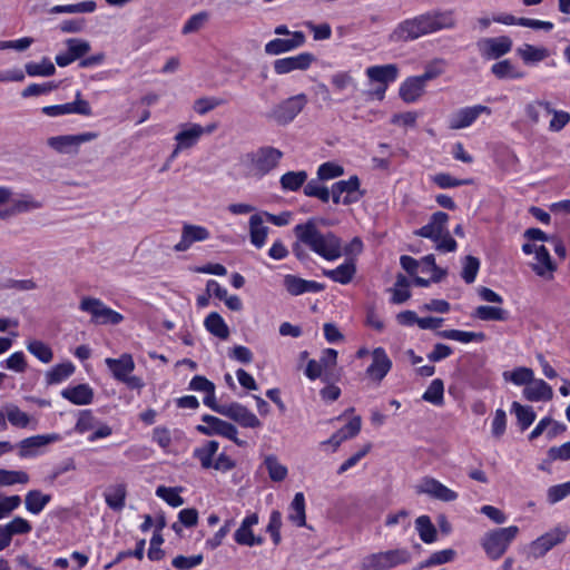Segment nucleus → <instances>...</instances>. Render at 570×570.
<instances>
[{"mask_svg": "<svg viewBox=\"0 0 570 570\" xmlns=\"http://www.w3.org/2000/svg\"><path fill=\"white\" fill-rule=\"evenodd\" d=\"M433 183H435L440 188H454L463 185L472 184V179H458L450 174L440 173L432 177Z\"/></svg>", "mask_w": 570, "mask_h": 570, "instance_id": "e2e57ef3", "label": "nucleus"}, {"mask_svg": "<svg viewBox=\"0 0 570 570\" xmlns=\"http://www.w3.org/2000/svg\"><path fill=\"white\" fill-rule=\"evenodd\" d=\"M281 528H282V513L278 510H273L269 515V522L266 531L271 534L275 546L281 543Z\"/></svg>", "mask_w": 570, "mask_h": 570, "instance_id": "69168bd1", "label": "nucleus"}, {"mask_svg": "<svg viewBox=\"0 0 570 570\" xmlns=\"http://www.w3.org/2000/svg\"><path fill=\"white\" fill-rule=\"evenodd\" d=\"M204 325L210 334L220 340H226L229 335L228 326L223 317L216 312L210 313L205 318Z\"/></svg>", "mask_w": 570, "mask_h": 570, "instance_id": "ea45409f", "label": "nucleus"}, {"mask_svg": "<svg viewBox=\"0 0 570 570\" xmlns=\"http://www.w3.org/2000/svg\"><path fill=\"white\" fill-rule=\"evenodd\" d=\"M67 51L75 59L83 58L91 49L89 41L78 38H69L66 40Z\"/></svg>", "mask_w": 570, "mask_h": 570, "instance_id": "864d4df0", "label": "nucleus"}, {"mask_svg": "<svg viewBox=\"0 0 570 570\" xmlns=\"http://www.w3.org/2000/svg\"><path fill=\"white\" fill-rule=\"evenodd\" d=\"M456 557V551L453 549H444L441 551L433 552L426 560L419 563L415 570H421L424 568L440 566L444 563L452 562Z\"/></svg>", "mask_w": 570, "mask_h": 570, "instance_id": "c03bdc74", "label": "nucleus"}, {"mask_svg": "<svg viewBox=\"0 0 570 570\" xmlns=\"http://www.w3.org/2000/svg\"><path fill=\"white\" fill-rule=\"evenodd\" d=\"M307 104V97L305 94H298L289 97L278 105H276L267 115L268 119H272L278 125H287L292 122L295 117L304 109Z\"/></svg>", "mask_w": 570, "mask_h": 570, "instance_id": "423d86ee", "label": "nucleus"}, {"mask_svg": "<svg viewBox=\"0 0 570 570\" xmlns=\"http://www.w3.org/2000/svg\"><path fill=\"white\" fill-rule=\"evenodd\" d=\"M480 268L479 258L468 255L464 257L462 263L461 277L466 284H471L475 281L478 271Z\"/></svg>", "mask_w": 570, "mask_h": 570, "instance_id": "4d7b16f0", "label": "nucleus"}, {"mask_svg": "<svg viewBox=\"0 0 570 570\" xmlns=\"http://www.w3.org/2000/svg\"><path fill=\"white\" fill-rule=\"evenodd\" d=\"M181 488H167L160 485L156 490V495L165 500L169 505L177 508L184 504V499L179 495Z\"/></svg>", "mask_w": 570, "mask_h": 570, "instance_id": "bf43d9fd", "label": "nucleus"}, {"mask_svg": "<svg viewBox=\"0 0 570 570\" xmlns=\"http://www.w3.org/2000/svg\"><path fill=\"white\" fill-rule=\"evenodd\" d=\"M202 421L206 423V425H197L196 430L199 433L207 436L220 435L233 441L238 446L246 445L245 441L237 438L238 431L234 424L210 414L203 415Z\"/></svg>", "mask_w": 570, "mask_h": 570, "instance_id": "0eeeda50", "label": "nucleus"}, {"mask_svg": "<svg viewBox=\"0 0 570 570\" xmlns=\"http://www.w3.org/2000/svg\"><path fill=\"white\" fill-rule=\"evenodd\" d=\"M27 350L42 363H49L53 357L51 348L41 341H30L27 344Z\"/></svg>", "mask_w": 570, "mask_h": 570, "instance_id": "13d9d810", "label": "nucleus"}, {"mask_svg": "<svg viewBox=\"0 0 570 570\" xmlns=\"http://www.w3.org/2000/svg\"><path fill=\"white\" fill-rule=\"evenodd\" d=\"M483 112L490 115L491 109L483 105L461 108L451 116L449 127L453 130L466 128Z\"/></svg>", "mask_w": 570, "mask_h": 570, "instance_id": "2eb2a0df", "label": "nucleus"}, {"mask_svg": "<svg viewBox=\"0 0 570 570\" xmlns=\"http://www.w3.org/2000/svg\"><path fill=\"white\" fill-rule=\"evenodd\" d=\"M411 558V552L405 548L375 552L362 559L360 570H391L409 563Z\"/></svg>", "mask_w": 570, "mask_h": 570, "instance_id": "7ed1b4c3", "label": "nucleus"}, {"mask_svg": "<svg viewBox=\"0 0 570 570\" xmlns=\"http://www.w3.org/2000/svg\"><path fill=\"white\" fill-rule=\"evenodd\" d=\"M541 110H544L547 115L553 111V108L549 101L535 100L525 106V115L532 124L540 121Z\"/></svg>", "mask_w": 570, "mask_h": 570, "instance_id": "6e6d98bb", "label": "nucleus"}, {"mask_svg": "<svg viewBox=\"0 0 570 570\" xmlns=\"http://www.w3.org/2000/svg\"><path fill=\"white\" fill-rule=\"evenodd\" d=\"M518 533L519 528L517 525L499 528L485 533L482 539V547L488 557L493 560L499 559L507 551Z\"/></svg>", "mask_w": 570, "mask_h": 570, "instance_id": "20e7f679", "label": "nucleus"}, {"mask_svg": "<svg viewBox=\"0 0 570 570\" xmlns=\"http://www.w3.org/2000/svg\"><path fill=\"white\" fill-rule=\"evenodd\" d=\"M415 529L424 543H433L438 539V530L429 515H420L415 520Z\"/></svg>", "mask_w": 570, "mask_h": 570, "instance_id": "4c0bfd02", "label": "nucleus"}, {"mask_svg": "<svg viewBox=\"0 0 570 570\" xmlns=\"http://www.w3.org/2000/svg\"><path fill=\"white\" fill-rule=\"evenodd\" d=\"M256 174L263 176L274 169L283 157V153L274 147H262L248 155Z\"/></svg>", "mask_w": 570, "mask_h": 570, "instance_id": "9d476101", "label": "nucleus"}, {"mask_svg": "<svg viewBox=\"0 0 570 570\" xmlns=\"http://www.w3.org/2000/svg\"><path fill=\"white\" fill-rule=\"evenodd\" d=\"M344 168L335 163L327 161L322 164L317 169V177L320 180H328L343 175Z\"/></svg>", "mask_w": 570, "mask_h": 570, "instance_id": "338daca9", "label": "nucleus"}, {"mask_svg": "<svg viewBox=\"0 0 570 570\" xmlns=\"http://www.w3.org/2000/svg\"><path fill=\"white\" fill-rule=\"evenodd\" d=\"M200 137V125L190 124L183 126L181 130L176 134L175 140L179 144V147L189 149L197 145Z\"/></svg>", "mask_w": 570, "mask_h": 570, "instance_id": "7c9ffc66", "label": "nucleus"}, {"mask_svg": "<svg viewBox=\"0 0 570 570\" xmlns=\"http://www.w3.org/2000/svg\"><path fill=\"white\" fill-rule=\"evenodd\" d=\"M315 57L309 52H302L297 56L277 59L274 61V70L278 75L288 73L294 70H306Z\"/></svg>", "mask_w": 570, "mask_h": 570, "instance_id": "6ab92c4d", "label": "nucleus"}, {"mask_svg": "<svg viewBox=\"0 0 570 570\" xmlns=\"http://www.w3.org/2000/svg\"><path fill=\"white\" fill-rule=\"evenodd\" d=\"M523 396L530 402L550 401L553 397V390L543 380L533 379V381L523 389Z\"/></svg>", "mask_w": 570, "mask_h": 570, "instance_id": "393cba45", "label": "nucleus"}, {"mask_svg": "<svg viewBox=\"0 0 570 570\" xmlns=\"http://www.w3.org/2000/svg\"><path fill=\"white\" fill-rule=\"evenodd\" d=\"M28 482L29 475L23 471H9L0 469V487L13 485L16 483L26 484Z\"/></svg>", "mask_w": 570, "mask_h": 570, "instance_id": "680f3d73", "label": "nucleus"}, {"mask_svg": "<svg viewBox=\"0 0 570 570\" xmlns=\"http://www.w3.org/2000/svg\"><path fill=\"white\" fill-rule=\"evenodd\" d=\"M226 104L225 99L217 97H202L194 101L193 109L199 115H206L218 106Z\"/></svg>", "mask_w": 570, "mask_h": 570, "instance_id": "052dcab7", "label": "nucleus"}, {"mask_svg": "<svg viewBox=\"0 0 570 570\" xmlns=\"http://www.w3.org/2000/svg\"><path fill=\"white\" fill-rule=\"evenodd\" d=\"M209 238L207 228L198 225L185 224L181 230L180 240L174 246L177 252L187 250L194 243Z\"/></svg>", "mask_w": 570, "mask_h": 570, "instance_id": "412c9836", "label": "nucleus"}, {"mask_svg": "<svg viewBox=\"0 0 570 570\" xmlns=\"http://www.w3.org/2000/svg\"><path fill=\"white\" fill-rule=\"evenodd\" d=\"M50 500V494H45L40 490H30L24 497L26 509L32 514H39Z\"/></svg>", "mask_w": 570, "mask_h": 570, "instance_id": "e433bc0d", "label": "nucleus"}, {"mask_svg": "<svg viewBox=\"0 0 570 570\" xmlns=\"http://www.w3.org/2000/svg\"><path fill=\"white\" fill-rule=\"evenodd\" d=\"M7 410V419L11 423V425L17 428H27L30 417L26 412H22L18 406L16 405H8L6 407Z\"/></svg>", "mask_w": 570, "mask_h": 570, "instance_id": "0e129e2a", "label": "nucleus"}, {"mask_svg": "<svg viewBox=\"0 0 570 570\" xmlns=\"http://www.w3.org/2000/svg\"><path fill=\"white\" fill-rule=\"evenodd\" d=\"M60 440L61 436L57 433L26 438L19 443V455L22 458L30 456L32 455V453L30 452L31 449L41 448Z\"/></svg>", "mask_w": 570, "mask_h": 570, "instance_id": "c756f323", "label": "nucleus"}, {"mask_svg": "<svg viewBox=\"0 0 570 570\" xmlns=\"http://www.w3.org/2000/svg\"><path fill=\"white\" fill-rule=\"evenodd\" d=\"M61 396L76 405H88L94 400V390L88 384H78L61 391Z\"/></svg>", "mask_w": 570, "mask_h": 570, "instance_id": "bb28decb", "label": "nucleus"}, {"mask_svg": "<svg viewBox=\"0 0 570 570\" xmlns=\"http://www.w3.org/2000/svg\"><path fill=\"white\" fill-rule=\"evenodd\" d=\"M512 412L515 413L518 424L521 431H525L534 422L537 415L532 406L522 405L514 401L511 405Z\"/></svg>", "mask_w": 570, "mask_h": 570, "instance_id": "79ce46f5", "label": "nucleus"}, {"mask_svg": "<svg viewBox=\"0 0 570 570\" xmlns=\"http://www.w3.org/2000/svg\"><path fill=\"white\" fill-rule=\"evenodd\" d=\"M219 448L217 441H207L203 446L196 448L193 452V456L199 460L203 469H210L214 463V456L216 455Z\"/></svg>", "mask_w": 570, "mask_h": 570, "instance_id": "f704fd0d", "label": "nucleus"}, {"mask_svg": "<svg viewBox=\"0 0 570 570\" xmlns=\"http://www.w3.org/2000/svg\"><path fill=\"white\" fill-rule=\"evenodd\" d=\"M570 495V480L566 483L552 485L548 489V501L554 504Z\"/></svg>", "mask_w": 570, "mask_h": 570, "instance_id": "774afa93", "label": "nucleus"}, {"mask_svg": "<svg viewBox=\"0 0 570 570\" xmlns=\"http://www.w3.org/2000/svg\"><path fill=\"white\" fill-rule=\"evenodd\" d=\"M288 520L296 527L306 525L305 514V498L302 492H297L294 495L292 503L289 504Z\"/></svg>", "mask_w": 570, "mask_h": 570, "instance_id": "c9c22d12", "label": "nucleus"}, {"mask_svg": "<svg viewBox=\"0 0 570 570\" xmlns=\"http://www.w3.org/2000/svg\"><path fill=\"white\" fill-rule=\"evenodd\" d=\"M444 383L441 379H434L426 391L423 393L422 399L434 405H442L444 402Z\"/></svg>", "mask_w": 570, "mask_h": 570, "instance_id": "09e8293b", "label": "nucleus"}, {"mask_svg": "<svg viewBox=\"0 0 570 570\" xmlns=\"http://www.w3.org/2000/svg\"><path fill=\"white\" fill-rule=\"evenodd\" d=\"M517 53L527 65L543 61L550 56V52L547 48L535 47L529 43H524L522 47H519L517 49Z\"/></svg>", "mask_w": 570, "mask_h": 570, "instance_id": "2f4dec72", "label": "nucleus"}, {"mask_svg": "<svg viewBox=\"0 0 570 570\" xmlns=\"http://www.w3.org/2000/svg\"><path fill=\"white\" fill-rule=\"evenodd\" d=\"M534 259L535 262L532 264V269L540 276L546 277L547 275H551L556 268L549 250L543 245L535 249Z\"/></svg>", "mask_w": 570, "mask_h": 570, "instance_id": "473e14b6", "label": "nucleus"}, {"mask_svg": "<svg viewBox=\"0 0 570 570\" xmlns=\"http://www.w3.org/2000/svg\"><path fill=\"white\" fill-rule=\"evenodd\" d=\"M438 335L442 338L461 343L484 342L487 340V335L483 332H465L460 330H444L438 332Z\"/></svg>", "mask_w": 570, "mask_h": 570, "instance_id": "72a5a7b5", "label": "nucleus"}, {"mask_svg": "<svg viewBox=\"0 0 570 570\" xmlns=\"http://www.w3.org/2000/svg\"><path fill=\"white\" fill-rule=\"evenodd\" d=\"M107 505L115 510L120 511L125 507L126 500V485L117 484L110 491L105 493Z\"/></svg>", "mask_w": 570, "mask_h": 570, "instance_id": "8fccbe9b", "label": "nucleus"}, {"mask_svg": "<svg viewBox=\"0 0 570 570\" xmlns=\"http://www.w3.org/2000/svg\"><path fill=\"white\" fill-rule=\"evenodd\" d=\"M568 533L569 529L560 525L546 532L530 543V554L535 559L543 557L552 548L562 543Z\"/></svg>", "mask_w": 570, "mask_h": 570, "instance_id": "1a4fd4ad", "label": "nucleus"}, {"mask_svg": "<svg viewBox=\"0 0 570 570\" xmlns=\"http://www.w3.org/2000/svg\"><path fill=\"white\" fill-rule=\"evenodd\" d=\"M356 272L354 258H346L345 262L334 269H324L323 273L332 282L347 284Z\"/></svg>", "mask_w": 570, "mask_h": 570, "instance_id": "c85d7f7f", "label": "nucleus"}, {"mask_svg": "<svg viewBox=\"0 0 570 570\" xmlns=\"http://www.w3.org/2000/svg\"><path fill=\"white\" fill-rule=\"evenodd\" d=\"M449 222V215L444 212H435L432 214L430 222L416 229L414 234L420 237L429 238L433 242L440 240L445 233Z\"/></svg>", "mask_w": 570, "mask_h": 570, "instance_id": "dca6fc26", "label": "nucleus"}, {"mask_svg": "<svg viewBox=\"0 0 570 570\" xmlns=\"http://www.w3.org/2000/svg\"><path fill=\"white\" fill-rule=\"evenodd\" d=\"M491 71L498 79H520L524 77V72L517 69L509 59L494 63Z\"/></svg>", "mask_w": 570, "mask_h": 570, "instance_id": "a19ab883", "label": "nucleus"}, {"mask_svg": "<svg viewBox=\"0 0 570 570\" xmlns=\"http://www.w3.org/2000/svg\"><path fill=\"white\" fill-rule=\"evenodd\" d=\"M222 415L238 423L242 428L255 429L262 425L259 419L245 405L238 402L227 404L226 409H222Z\"/></svg>", "mask_w": 570, "mask_h": 570, "instance_id": "4468645a", "label": "nucleus"}, {"mask_svg": "<svg viewBox=\"0 0 570 570\" xmlns=\"http://www.w3.org/2000/svg\"><path fill=\"white\" fill-rule=\"evenodd\" d=\"M269 228L264 224L263 214H254L249 218V237L250 243L256 248L265 245Z\"/></svg>", "mask_w": 570, "mask_h": 570, "instance_id": "cd10ccee", "label": "nucleus"}, {"mask_svg": "<svg viewBox=\"0 0 570 570\" xmlns=\"http://www.w3.org/2000/svg\"><path fill=\"white\" fill-rule=\"evenodd\" d=\"M42 112L49 117H59L69 114L90 116L92 114L89 102L81 98V92L77 91L76 99L62 105L46 106Z\"/></svg>", "mask_w": 570, "mask_h": 570, "instance_id": "f8f14e48", "label": "nucleus"}, {"mask_svg": "<svg viewBox=\"0 0 570 570\" xmlns=\"http://www.w3.org/2000/svg\"><path fill=\"white\" fill-rule=\"evenodd\" d=\"M503 377L505 381H511L515 385H525L528 386L530 382L533 381V371L529 367L520 366L509 372L505 371L503 373Z\"/></svg>", "mask_w": 570, "mask_h": 570, "instance_id": "3c124183", "label": "nucleus"}, {"mask_svg": "<svg viewBox=\"0 0 570 570\" xmlns=\"http://www.w3.org/2000/svg\"><path fill=\"white\" fill-rule=\"evenodd\" d=\"M305 42V35L302 31L292 33L291 39L276 38L265 45V52L268 55H281L294 50Z\"/></svg>", "mask_w": 570, "mask_h": 570, "instance_id": "4be33fe9", "label": "nucleus"}, {"mask_svg": "<svg viewBox=\"0 0 570 570\" xmlns=\"http://www.w3.org/2000/svg\"><path fill=\"white\" fill-rule=\"evenodd\" d=\"M456 26L454 11L432 9L399 22L390 33L392 42H410Z\"/></svg>", "mask_w": 570, "mask_h": 570, "instance_id": "f257e3e1", "label": "nucleus"}, {"mask_svg": "<svg viewBox=\"0 0 570 570\" xmlns=\"http://www.w3.org/2000/svg\"><path fill=\"white\" fill-rule=\"evenodd\" d=\"M425 85L419 76L406 78L400 86V98L406 104L415 102L423 96Z\"/></svg>", "mask_w": 570, "mask_h": 570, "instance_id": "5701e85b", "label": "nucleus"}, {"mask_svg": "<svg viewBox=\"0 0 570 570\" xmlns=\"http://www.w3.org/2000/svg\"><path fill=\"white\" fill-rule=\"evenodd\" d=\"M79 308L91 315V322L96 325H118L124 321V316L108 307L100 299L94 297H83Z\"/></svg>", "mask_w": 570, "mask_h": 570, "instance_id": "39448f33", "label": "nucleus"}, {"mask_svg": "<svg viewBox=\"0 0 570 570\" xmlns=\"http://www.w3.org/2000/svg\"><path fill=\"white\" fill-rule=\"evenodd\" d=\"M75 372V365L71 362L57 364L46 373V382L49 385L58 384L71 376Z\"/></svg>", "mask_w": 570, "mask_h": 570, "instance_id": "37998d69", "label": "nucleus"}, {"mask_svg": "<svg viewBox=\"0 0 570 570\" xmlns=\"http://www.w3.org/2000/svg\"><path fill=\"white\" fill-rule=\"evenodd\" d=\"M24 68L30 77H49L56 72L55 65L48 58H43L40 62L30 61L26 63Z\"/></svg>", "mask_w": 570, "mask_h": 570, "instance_id": "de8ad7c7", "label": "nucleus"}, {"mask_svg": "<svg viewBox=\"0 0 570 570\" xmlns=\"http://www.w3.org/2000/svg\"><path fill=\"white\" fill-rule=\"evenodd\" d=\"M296 238L311 250L326 261H335L342 256V240L332 232L322 233L314 218L294 227Z\"/></svg>", "mask_w": 570, "mask_h": 570, "instance_id": "f03ea898", "label": "nucleus"}, {"mask_svg": "<svg viewBox=\"0 0 570 570\" xmlns=\"http://www.w3.org/2000/svg\"><path fill=\"white\" fill-rule=\"evenodd\" d=\"M96 8V2L88 0L76 4L55 6L50 9V13H90L94 12Z\"/></svg>", "mask_w": 570, "mask_h": 570, "instance_id": "49530a36", "label": "nucleus"}, {"mask_svg": "<svg viewBox=\"0 0 570 570\" xmlns=\"http://www.w3.org/2000/svg\"><path fill=\"white\" fill-rule=\"evenodd\" d=\"M478 46L482 56L487 59H499L510 52L512 40L507 36L485 38Z\"/></svg>", "mask_w": 570, "mask_h": 570, "instance_id": "f3484780", "label": "nucleus"}, {"mask_svg": "<svg viewBox=\"0 0 570 570\" xmlns=\"http://www.w3.org/2000/svg\"><path fill=\"white\" fill-rule=\"evenodd\" d=\"M304 194L308 197H316L323 203H327L332 197V189L321 185L318 180L312 179L304 186Z\"/></svg>", "mask_w": 570, "mask_h": 570, "instance_id": "5fc2aeb1", "label": "nucleus"}, {"mask_svg": "<svg viewBox=\"0 0 570 570\" xmlns=\"http://www.w3.org/2000/svg\"><path fill=\"white\" fill-rule=\"evenodd\" d=\"M264 464L274 482H281L287 476V468L281 464L275 455H267Z\"/></svg>", "mask_w": 570, "mask_h": 570, "instance_id": "603ef678", "label": "nucleus"}, {"mask_svg": "<svg viewBox=\"0 0 570 570\" xmlns=\"http://www.w3.org/2000/svg\"><path fill=\"white\" fill-rule=\"evenodd\" d=\"M98 137L99 134L95 131L78 135H60L49 137L47 145L59 154H77L81 144L92 141Z\"/></svg>", "mask_w": 570, "mask_h": 570, "instance_id": "6e6552de", "label": "nucleus"}, {"mask_svg": "<svg viewBox=\"0 0 570 570\" xmlns=\"http://www.w3.org/2000/svg\"><path fill=\"white\" fill-rule=\"evenodd\" d=\"M444 275L445 271L436 266L434 255H426L420 259L416 285H429L430 282L440 283Z\"/></svg>", "mask_w": 570, "mask_h": 570, "instance_id": "a211bd4d", "label": "nucleus"}, {"mask_svg": "<svg viewBox=\"0 0 570 570\" xmlns=\"http://www.w3.org/2000/svg\"><path fill=\"white\" fill-rule=\"evenodd\" d=\"M399 75V68L394 63L383 66H372L366 69V76L373 82L387 86L393 82Z\"/></svg>", "mask_w": 570, "mask_h": 570, "instance_id": "a878e982", "label": "nucleus"}, {"mask_svg": "<svg viewBox=\"0 0 570 570\" xmlns=\"http://www.w3.org/2000/svg\"><path fill=\"white\" fill-rule=\"evenodd\" d=\"M105 363L112 373L115 380L121 382L128 374L135 370V362L130 354L124 353L118 358L108 357Z\"/></svg>", "mask_w": 570, "mask_h": 570, "instance_id": "b1692460", "label": "nucleus"}, {"mask_svg": "<svg viewBox=\"0 0 570 570\" xmlns=\"http://www.w3.org/2000/svg\"><path fill=\"white\" fill-rule=\"evenodd\" d=\"M416 493L428 494L429 497L443 501L452 502L458 499V493L434 478L425 476L421 480L420 484L416 485Z\"/></svg>", "mask_w": 570, "mask_h": 570, "instance_id": "ddd939ff", "label": "nucleus"}, {"mask_svg": "<svg viewBox=\"0 0 570 570\" xmlns=\"http://www.w3.org/2000/svg\"><path fill=\"white\" fill-rule=\"evenodd\" d=\"M360 179L357 176H352L347 180H340L332 186V199L334 204L350 205L361 198Z\"/></svg>", "mask_w": 570, "mask_h": 570, "instance_id": "9b49d317", "label": "nucleus"}, {"mask_svg": "<svg viewBox=\"0 0 570 570\" xmlns=\"http://www.w3.org/2000/svg\"><path fill=\"white\" fill-rule=\"evenodd\" d=\"M471 316L481 321H507L509 314L501 307L480 305L472 312Z\"/></svg>", "mask_w": 570, "mask_h": 570, "instance_id": "58836bf2", "label": "nucleus"}, {"mask_svg": "<svg viewBox=\"0 0 570 570\" xmlns=\"http://www.w3.org/2000/svg\"><path fill=\"white\" fill-rule=\"evenodd\" d=\"M392 367V362L383 347H376L372 352V363L366 370L367 375L381 382Z\"/></svg>", "mask_w": 570, "mask_h": 570, "instance_id": "aec40b11", "label": "nucleus"}, {"mask_svg": "<svg viewBox=\"0 0 570 570\" xmlns=\"http://www.w3.org/2000/svg\"><path fill=\"white\" fill-rule=\"evenodd\" d=\"M307 179L305 170L287 171L281 177V186L284 190L296 191Z\"/></svg>", "mask_w": 570, "mask_h": 570, "instance_id": "a18cd8bd", "label": "nucleus"}]
</instances>
